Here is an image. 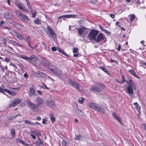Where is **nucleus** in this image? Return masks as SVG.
<instances>
[{
  "label": "nucleus",
  "mask_w": 146,
  "mask_h": 146,
  "mask_svg": "<svg viewBox=\"0 0 146 146\" xmlns=\"http://www.w3.org/2000/svg\"><path fill=\"white\" fill-rule=\"evenodd\" d=\"M45 103L46 105L50 108L55 109L56 106L55 104L54 101L52 100H46Z\"/></svg>",
  "instance_id": "obj_12"
},
{
  "label": "nucleus",
  "mask_w": 146,
  "mask_h": 146,
  "mask_svg": "<svg viewBox=\"0 0 146 146\" xmlns=\"http://www.w3.org/2000/svg\"><path fill=\"white\" fill-rule=\"evenodd\" d=\"M104 36L102 34L100 33L98 35L97 37L94 40L96 42H98L104 39Z\"/></svg>",
  "instance_id": "obj_19"
},
{
  "label": "nucleus",
  "mask_w": 146,
  "mask_h": 146,
  "mask_svg": "<svg viewBox=\"0 0 146 146\" xmlns=\"http://www.w3.org/2000/svg\"><path fill=\"white\" fill-rule=\"evenodd\" d=\"M83 99L82 98H81L79 99L78 100L79 102L81 104H82L83 103Z\"/></svg>",
  "instance_id": "obj_49"
},
{
  "label": "nucleus",
  "mask_w": 146,
  "mask_h": 146,
  "mask_svg": "<svg viewBox=\"0 0 146 146\" xmlns=\"http://www.w3.org/2000/svg\"><path fill=\"white\" fill-rule=\"evenodd\" d=\"M4 61L7 62H9L10 61V59L8 58H5L4 59Z\"/></svg>",
  "instance_id": "obj_57"
},
{
  "label": "nucleus",
  "mask_w": 146,
  "mask_h": 146,
  "mask_svg": "<svg viewBox=\"0 0 146 146\" xmlns=\"http://www.w3.org/2000/svg\"><path fill=\"white\" fill-rule=\"evenodd\" d=\"M78 48L76 47L74 48L73 50V52L74 53H76L78 52Z\"/></svg>",
  "instance_id": "obj_45"
},
{
  "label": "nucleus",
  "mask_w": 146,
  "mask_h": 146,
  "mask_svg": "<svg viewBox=\"0 0 146 146\" xmlns=\"http://www.w3.org/2000/svg\"><path fill=\"white\" fill-rule=\"evenodd\" d=\"M58 51L59 52H60V53H61L63 51V50H62V49H60V48H58Z\"/></svg>",
  "instance_id": "obj_63"
},
{
  "label": "nucleus",
  "mask_w": 146,
  "mask_h": 146,
  "mask_svg": "<svg viewBox=\"0 0 146 146\" xmlns=\"http://www.w3.org/2000/svg\"><path fill=\"white\" fill-rule=\"evenodd\" d=\"M83 137L81 135H76L75 137V139L76 140H82L83 139Z\"/></svg>",
  "instance_id": "obj_29"
},
{
  "label": "nucleus",
  "mask_w": 146,
  "mask_h": 146,
  "mask_svg": "<svg viewBox=\"0 0 146 146\" xmlns=\"http://www.w3.org/2000/svg\"><path fill=\"white\" fill-rule=\"evenodd\" d=\"M36 136H37L38 137H39V136H41V134L40 132H39L38 131L37 132V133H36Z\"/></svg>",
  "instance_id": "obj_58"
},
{
  "label": "nucleus",
  "mask_w": 146,
  "mask_h": 146,
  "mask_svg": "<svg viewBox=\"0 0 146 146\" xmlns=\"http://www.w3.org/2000/svg\"><path fill=\"white\" fill-rule=\"evenodd\" d=\"M18 115H19V116H20V114H17V115H15V116H12L11 117V119H15L16 117L17 116H18Z\"/></svg>",
  "instance_id": "obj_54"
},
{
  "label": "nucleus",
  "mask_w": 146,
  "mask_h": 146,
  "mask_svg": "<svg viewBox=\"0 0 146 146\" xmlns=\"http://www.w3.org/2000/svg\"><path fill=\"white\" fill-rule=\"evenodd\" d=\"M62 53L65 56H68V54H66V53L63 50V51L61 53Z\"/></svg>",
  "instance_id": "obj_59"
},
{
  "label": "nucleus",
  "mask_w": 146,
  "mask_h": 146,
  "mask_svg": "<svg viewBox=\"0 0 146 146\" xmlns=\"http://www.w3.org/2000/svg\"><path fill=\"white\" fill-rule=\"evenodd\" d=\"M76 15H64L63 16H61L60 17H59L58 18V19L59 21L60 19L61 18H63V17H65L67 18H75L76 17Z\"/></svg>",
  "instance_id": "obj_21"
},
{
  "label": "nucleus",
  "mask_w": 146,
  "mask_h": 146,
  "mask_svg": "<svg viewBox=\"0 0 146 146\" xmlns=\"http://www.w3.org/2000/svg\"><path fill=\"white\" fill-rule=\"evenodd\" d=\"M9 33L15 36V37L19 40H22L23 38V35L16 31H13L12 33L10 32Z\"/></svg>",
  "instance_id": "obj_14"
},
{
  "label": "nucleus",
  "mask_w": 146,
  "mask_h": 146,
  "mask_svg": "<svg viewBox=\"0 0 146 146\" xmlns=\"http://www.w3.org/2000/svg\"><path fill=\"white\" fill-rule=\"evenodd\" d=\"M40 86L44 89H46L47 90H48L49 88L47 87L46 86L44 83L42 84V86Z\"/></svg>",
  "instance_id": "obj_43"
},
{
  "label": "nucleus",
  "mask_w": 146,
  "mask_h": 146,
  "mask_svg": "<svg viewBox=\"0 0 146 146\" xmlns=\"http://www.w3.org/2000/svg\"><path fill=\"white\" fill-rule=\"evenodd\" d=\"M42 123H43V124H45V123L46 122V120L44 119H42Z\"/></svg>",
  "instance_id": "obj_62"
},
{
  "label": "nucleus",
  "mask_w": 146,
  "mask_h": 146,
  "mask_svg": "<svg viewBox=\"0 0 146 146\" xmlns=\"http://www.w3.org/2000/svg\"><path fill=\"white\" fill-rule=\"evenodd\" d=\"M6 91H7V90L6 89H3L1 87H0V92L4 94L6 92Z\"/></svg>",
  "instance_id": "obj_40"
},
{
  "label": "nucleus",
  "mask_w": 146,
  "mask_h": 146,
  "mask_svg": "<svg viewBox=\"0 0 146 146\" xmlns=\"http://www.w3.org/2000/svg\"><path fill=\"white\" fill-rule=\"evenodd\" d=\"M76 112L80 115L81 116H83L84 115V113L81 110L78 109L77 110Z\"/></svg>",
  "instance_id": "obj_37"
},
{
  "label": "nucleus",
  "mask_w": 146,
  "mask_h": 146,
  "mask_svg": "<svg viewBox=\"0 0 146 146\" xmlns=\"http://www.w3.org/2000/svg\"><path fill=\"white\" fill-rule=\"evenodd\" d=\"M38 132V131L36 130H31V132L33 133V134H36V133H37V132Z\"/></svg>",
  "instance_id": "obj_55"
},
{
  "label": "nucleus",
  "mask_w": 146,
  "mask_h": 146,
  "mask_svg": "<svg viewBox=\"0 0 146 146\" xmlns=\"http://www.w3.org/2000/svg\"><path fill=\"white\" fill-rule=\"evenodd\" d=\"M16 141L17 143H21L23 145H25V143L26 144V143L24 142L23 140L19 138L16 139Z\"/></svg>",
  "instance_id": "obj_31"
},
{
  "label": "nucleus",
  "mask_w": 146,
  "mask_h": 146,
  "mask_svg": "<svg viewBox=\"0 0 146 146\" xmlns=\"http://www.w3.org/2000/svg\"><path fill=\"white\" fill-rule=\"evenodd\" d=\"M4 17L5 19H11L13 17V15L11 13L6 12L4 14Z\"/></svg>",
  "instance_id": "obj_24"
},
{
  "label": "nucleus",
  "mask_w": 146,
  "mask_h": 146,
  "mask_svg": "<svg viewBox=\"0 0 146 146\" xmlns=\"http://www.w3.org/2000/svg\"><path fill=\"white\" fill-rule=\"evenodd\" d=\"M27 5L28 7V8L29 9H32V7L30 5V3L29 1H27Z\"/></svg>",
  "instance_id": "obj_46"
},
{
  "label": "nucleus",
  "mask_w": 146,
  "mask_h": 146,
  "mask_svg": "<svg viewBox=\"0 0 146 146\" xmlns=\"http://www.w3.org/2000/svg\"><path fill=\"white\" fill-rule=\"evenodd\" d=\"M133 104L136 106V108L137 109L139 110L140 109V106L138 104L137 102H135Z\"/></svg>",
  "instance_id": "obj_42"
},
{
  "label": "nucleus",
  "mask_w": 146,
  "mask_h": 146,
  "mask_svg": "<svg viewBox=\"0 0 146 146\" xmlns=\"http://www.w3.org/2000/svg\"><path fill=\"white\" fill-rule=\"evenodd\" d=\"M11 132L12 136H14L15 135V129L13 128H12L11 129Z\"/></svg>",
  "instance_id": "obj_39"
},
{
  "label": "nucleus",
  "mask_w": 146,
  "mask_h": 146,
  "mask_svg": "<svg viewBox=\"0 0 146 146\" xmlns=\"http://www.w3.org/2000/svg\"><path fill=\"white\" fill-rule=\"evenodd\" d=\"M26 41L28 43V45L31 48H33L32 46H31L30 43L31 42V40L30 37L29 36H28L26 38Z\"/></svg>",
  "instance_id": "obj_30"
},
{
  "label": "nucleus",
  "mask_w": 146,
  "mask_h": 146,
  "mask_svg": "<svg viewBox=\"0 0 146 146\" xmlns=\"http://www.w3.org/2000/svg\"><path fill=\"white\" fill-rule=\"evenodd\" d=\"M24 76L25 78H27L28 76V75L27 74V73H25L24 75Z\"/></svg>",
  "instance_id": "obj_61"
},
{
  "label": "nucleus",
  "mask_w": 146,
  "mask_h": 146,
  "mask_svg": "<svg viewBox=\"0 0 146 146\" xmlns=\"http://www.w3.org/2000/svg\"><path fill=\"white\" fill-rule=\"evenodd\" d=\"M48 70L50 72L53 73L54 75L57 76L61 75L62 74V71L54 66H52V68H49Z\"/></svg>",
  "instance_id": "obj_6"
},
{
  "label": "nucleus",
  "mask_w": 146,
  "mask_h": 146,
  "mask_svg": "<svg viewBox=\"0 0 146 146\" xmlns=\"http://www.w3.org/2000/svg\"><path fill=\"white\" fill-rule=\"evenodd\" d=\"M103 31H104V32L105 33L108 34V35H111V33L110 32H108V31L106 30L105 29H104Z\"/></svg>",
  "instance_id": "obj_51"
},
{
  "label": "nucleus",
  "mask_w": 146,
  "mask_h": 146,
  "mask_svg": "<svg viewBox=\"0 0 146 146\" xmlns=\"http://www.w3.org/2000/svg\"><path fill=\"white\" fill-rule=\"evenodd\" d=\"M129 72L133 75L135 77L139 79L140 78L138 76H137L136 74V73L135 72V71L132 69H131L130 70H129Z\"/></svg>",
  "instance_id": "obj_27"
},
{
  "label": "nucleus",
  "mask_w": 146,
  "mask_h": 146,
  "mask_svg": "<svg viewBox=\"0 0 146 146\" xmlns=\"http://www.w3.org/2000/svg\"><path fill=\"white\" fill-rule=\"evenodd\" d=\"M30 135L32 137L33 139H35L36 138V137L35 135H33V134H30Z\"/></svg>",
  "instance_id": "obj_56"
},
{
  "label": "nucleus",
  "mask_w": 146,
  "mask_h": 146,
  "mask_svg": "<svg viewBox=\"0 0 146 146\" xmlns=\"http://www.w3.org/2000/svg\"><path fill=\"white\" fill-rule=\"evenodd\" d=\"M34 23L37 25L40 24L41 20L38 18H36L34 20Z\"/></svg>",
  "instance_id": "obj_32"
},
{
  "label": "nucleus",
  "mask_w": 146,
  "mask_h": 146,
  "mask_svg": "<svg viewBox=\"0 0 146 146\" xmlns=\"http://www.w3.org/2000/svg\"><path fill=\"white\" fill-rule=\"evenodd\" d=\"M26 102L28 107L30 108L32 111L34 112H37L38 111L39 108L38 105L32 103L29 100H27Z\"/></svg>",
  "instance_id": "obj_5"
},
{
  "label": "nucleus",
  "mask_w": 146,
  "mask_h": 146,
  "mask_svg": "<svg viewBox=\"0 0 146 146\" xmlns=\"http://www.w3.org/2000/svg\"><path fill=\"white\" fill-rule=\"evenodd\" d=\"M31 14L32 15V17L34 18L35 17L36 12L35 10H33L31 11Z\"/></svg>",
  "instance_id": "obj_38"
},
{
  "label": "nucleus",
  "mask_w": 146,
  "mask_h": 146,
  "mask_svg": "<svg viewBox=\"0 0 146 146\" xmlns=\"http://www.w3.org/2000/svg\"><path fill=\"white\" fill-rule=\"evenodd\" d=\"M122 81L121 82H120V83H122L123 82H126L128 84V82L127 81H126L125 80V78H124V77L123 76L122 77Z\"/></svg>",
  "instance_id": "obj_48"
},
{
  "label": "nucleus",
  "mask_w": 146,
  "mask_h": 146,
  "mask_svg": "<svg viewBox=\"0 0 146 146\" xmlns=\"http://www.w3.org/2000/svg\"><path fill=\"white\" fill-rule=\"evenodd\" d=\"M77 30V32L79 36H81L83 34L85 33L88 32V29L82 26L78 28H76Z\"/></svg>",
  "instance_id": "obj_10"
},
{
  "label": "nucleus",
  "mask_w": 146,
  "mask_h": 146,
  "mask_svg": "<svg viewBox=\"0 0 146 146\" xmlns=\"http://www.w3.org/2000/svg\"><path fill=\"white\" fill-rule=\"evenodd\" d=\"M6 92L8 93L9 94L12 96H15L16 94V93L15 92L11 90H7Z\"/></svg>",
  "instance_id": "obj_33"
},
{
  "label": "nucleus",
  "mask_w": 146,
  "mask_h": 146,
  "mask_svg": "<svg viewBox=\"0 0 146 146\" xmlns=\"http://www.w3.org/2000/svg\"><path fill=\"white\" fill-rule=\"evenodd\" d=\"M0 27H2V29L4 28L7 29L9 30H11V27H6L5 25V21H1L0 22Z\"/></svg>",
  "instance_id": "obj_20"
},
{
  "label": "nucleus",
  "mask_w": 146,
  "mask_h": 146,
  "mask_svg": "<svg viewBox=\"0 0 146 146\" xmlns=\"http://www.w3.org/2000/svg\"><path fill=\"white\" fill-rule=\"evenodd\" d=\"M35 143L36 146H41L44 145L43 143L40 138H37V140L35 142Z\"/></svg>",
  "instance_id": "obj_23"
},
{
  "label": "nucleus",
  "mask_w": 146,
  "mask_h": 146,
  "mask_svg": "<svg viewBox=\"0 0 146 146\" xmlns=\"http://www.w3.org/2000/svg\"><path fill=\"white\" fill-rule=\"evenodd\" d=\"M10 66H12L15 68H17V66L14 64H13L12 62H11L9 64Z\"/></svg>",
  "instance_id": "obj_52"
},
{
  "label": "nucleus",
  "mask_w": 146,
  "mask_h": 146,
  "mask_svg": "<svg viewBox=\"0 0 146 146\" xmlns=\"http://www.w3.org/2000/svg\"><path fill=\"white\" fill-rule=\"evenodd\" d=\"M36 102L37 103V105L38 106H40L41 105H42L44 103V101L39 97H37L36 99Z\"/></svg>",
  "instance_id": "obj_16"
},
{
  "label": "nucleus",
  "mask_w": 146,
  "mask_h": 146,
  "mask_svg": "<svg viewBox=\"0 0 146 146\" xmlns=\"http://www.w3.org/2000/svg\"><path fill=\"white\" fill-rule=\"evenodd\" d=\"M40 64L45 66H47L49 65L50 63L47 60L44 58L42 59Z\"/></svg>",
  "instance_id": "obj_18"
},
{
  "label": "nucleus",
  "mask_w": 146,
  "mask_h": 146,
  "mask_svg": "<svg viewBox=\"0 0 146 146\" xmlns=\"http://www.w3.org/2000/svg\"><path fill=\"white\" fill-rule=\"evenodd\" d=\"M128 86L127 88V92L130 96H131L133 94V89H135V86L134 82H132L131 80L128 82Z\"/></svg>",
  "instance_id": "obj_4"
},
{
  "label": "nucleus",
  "mask_w": 146,
  "mask_h": 146,
  "mask_svg": "<svg viewBox=\"0 0 146 146\" xmlns=\"http://www.w3.org/2000/svg\"><path fill=\"white\" fill-rule=\"evenodd\" d=\"M68 82L78 90L81 91L82 90V88L76 82L71 79L68 80Z\"/></svg>",
  "instance_id": "obj_9"
},
{
  "label": "nucleus",
  "mask_w": 146,
  "mask_h": 146,
  "mask_svg": "<svg viewBox=\"0 0 146 146\" xmlns=\"http://www.w3.org/2000/svg\"><path fill=\"white\" fill-rule=\"evenodd\" d=\"M50 119H51L52 122L54 123L55 120V118L54 115L52 114H50Z\"/></svg>",
  "instance_id": "obj_34"
},
{
  "label": "nucleus",
  "mask_w": 146,
  "mask_h": 146,
  "mask_svg": "<svg viewBox=\"0 0 146 146\" xmlns=\"http://www.w3.org/2000/svg\"><path fill=\"white\" fill-rule=\"evenodd\" d=\"M47 28L51 36L53 38H56V35L54 32L53 30L48 25L47 26Z\"/></svg>",
  "instance_id": "obj_15"
},
{
  "label": "nucleus",
  "mask_w": 146,
  "mask_h": 146,
  "mask_svg": "<svg viewBox=\"0 0 146 146\" xmlns=\"http://www.w3.org/2000/svg\"><path fill=\"white\" fill-rule=\"evenodd\" d=\"M100 68L102 70L105 72H106V73H108V71L106 68H104V67H100Z\"/></svg>",
  "instance_id": "obj_44"
},
{
  "label": "nucleus",
  "mask_w": 146,
  "mask_h": 146,
  "mask_svg": "<svg viewBox=\"0 0 146 146\" xmlns=\"http://www.w3.org/2000/svg\"><path fill=\"white\" fill-rule=\"evenodd\" d=\"M29 94L30 96L35 95V91L34 89V86H32L31 88H30Z\"/></svg>",
  "instance_id": "obj_22"
},
{
  "label": "nucleus",
  "mask_w": 146,
  "mask_h": 146,
  "mask_svg": "<svg viewBox=\"0 0 146 146\" xmlns=\"http://www.w3.org/2000/svg\"><path fill=\"white\" fill-rule=\"evenodd\" d=\"M130 17V20L131 22H132L134 20L135 17L134 15H130L129 16Z\"/></svg>",
  "instance_id": "obj_35"
},
{
  "label": "nucleus",
  "mask_w": 146,
  "mask_h": 146,
  "mask_svg": "<svg viewBox=\"0 0 146 146\" xmlns=\"http://www.w3.org/2000/svg\"><path fill=\"white\" fill-rule=\"evenodd\" d=\"M89 106L94 110L104 113L105 112L104 109L102 107L97 104L90 102L88 104Z\"/></svg>",
  "instance_id": "obj_2"
},
{
  "label": "nucleus",
  "mask_w": 146,
  "mask_h": 146,
  "mask_svg": "<svg viewBox=\"0 0 146 146\" xmlns=\"http://www.w3.org/2000/svg\"><path fill=\"white\" fill-rule=\"evenodd\" d=\"M16 13L18 18L22 22L27 23L30 21V19L26 15L22 14L18 11H16Z\"/></svg>",
  "instance_id": "obj_3"
},
{
  "label": "nucleus",
  "mask_w": 146,
  "mask_h": 146,
  "mask_svg": "<svg viewBox=\"0 0 146 146\" xmlns=\"http://www.w3.org/2000/svg\"><path fill=\"white\" fill-rule=\"evenodd\" d=\"M15 4L20 9L26 12L28 11L27 8L23 6L21 2L16 1L15 2Z\"/></svg>",
  "instance_id": "obj_13"
},
{
  "label": "nucleus",
  "mask_w": 146,
  "mask_h": 146,
  "mask_svg": "<svg viewBox=\"0 0 146 146\" xmlns=\"http://www.w3.org/2000/svg\"><path fill=\"white\" fill-rule=\"evenodd\" d=\"M24 122L25 123H26L31 125H34V123L30 121L29 120H25L24 121Z\"/></svg>",
  "instance_id": "obj_36"
},
{
  "label": "nucleus",
  "mask_w": 146,
  "mask_h": 146,
  "mask_svg": "<svg viewBox=\"0 0 146 146\" xmlns=\"http://www.w3.org/2000/svg\"><path fill=\"white\" fill-rule=\"evenodd\" d=\"M11 23L15 27L18 29H21L22 28L23 25L17 23L15 22L12 21Z\"/></svg>",
  "instance_id": "obj_25"
},
{
  "label": "nucleus",
  "mask_w": 146,
  "mask_h": 146,
  "mask_svg": "<svg viewBox=\"0 0 146 146\" xmlns=\"http://www.w3.org/2000/svg\"><path fill=\"white\" fill-rule=\"evenodd\" d=\"M78 23L80 26H81L82 25H84V21L80 20L78 21Z\"/></svg>",
  "instance_id": "obj_41"
},
{
  "label": "nucleus",
  "mask_w": 146,
  "mask_h": 146,
  "mask_svg": "<svg viewBox=\"0 0 146 146\" xmlns=\"http://www.w3.org/2000/svg\"><path fill=\"white\" fill-rule=\"evenodd\" d=\"M21 101L20 99H15L11 101V103L9 104L7 107V108H10L16 106Z\"/></svg>",
  "instance_id": "obj_8"
},
{
  "label": "nucleus",
  "mask_w": 146,
  "mask_h": 146,
  "mask_svg": "<svg viewBox=\"0 0 146 146\" xmlns=\"http://www.w3.org/2000/svg\"><path fill=\"white\" fill-rule=\"evenodd\" d=\"M112 116L114 118L116 119L120 123H121V124H122V123L120 120V118L119 116L117 115L115 113H113L112 114Z\"/></svg>",
  "instance_id": "obj_26"
},
{
  "label": "nucleus",
  "mask_w": 146,
  "mask_h": 146,
  "mask_svg": "<svg viewBox=\"0 0 146 146\" xmlns=\"http://www.w3.org/2000/svg\"><path fill=\"white\" fill-rule=\"evenodd\" d=\"M110 17L114 19L115 18V15L113 14H110Z\"/></svg>",
  "instance_id": "obj_60"
},
{
  "label": "nucleus",
  "mask_w": 146,
  "mask_h": 146,
  "mask_svg": "<svg viewBox=\"0 0 146 146\" xmlns=\"http://www.w3.org/2000/svg\"><path fill=\"white\" fill-rule=\"evenodd\" d=\"M34 74L36 76L41 77L42 78H44L46 76L45 74L40 71L35 72Z\"/></svg>",
  "instance_id": "obj_17"
},
{
  "label": "nucleus",
  "mask_w": 146,
  "mask_h": 146,
  "mask_svg": "<svg viewBox=\"0 0 146 146\" xmlns=\"http://www.w3.org/2000/svg\"><path fill=\"white\" fill-rule=\"evenodd\" d=\"M102 85L103 86V84H98L97 85H94L90 88V90L92 91L99 92L101 90L100 88H101Z\"/></svg>",
  "instance_id": "obj_11"
},
{
  "label": "nucleus",
  "mask_w": 146,
  "mask_h": 146,
  "mask_svg": "<svg viewBox=\"0 0 146 146\" xmlns=\"http://www.w3.org/2000/svg\"><path fill=\"white\" fill-rule=\"evenodd\" d=\"M51 50L53 51H56L57 50V48L55 47H53L51 48Z\"/></svg>",
  "instance_id": "obj_53"
},
{
  "label": "nucleus",
  "mask_w": 146,
  "mask_h": 146,
  "mask_svg": "<svg viewBox=\"0 0 146 146\" xmlns=\"http://www.w3.org/2000/svg\"><path fill=\"white\" fill-rule=\"evenodd\" d=\"M10 43L11 44L14 46L17 45L19 46H21V45L19 43L15 41L12 40H10L9 41Z\"/></svg>",
  "instance_id": "obj_28"
},
{
  "label": "nucleus",
  "mask_w": 146,
  "mask_h": 146,
  "mask_svg": "<svg viewBox=\"0 0 146 146\" xmlns=\"http://www.w3.org/2000/svg\"><path fill=\"white\" fill-rule=\"evenodd\" d=\"M20 57L26 60L29 61V63L33 65H35L36 64V61L38 59V57L35 55H31L30 57L23 55H21Z\"/></svg>",
  "instance_id": "obj_1"
},
{
  "label": "nucleus",
  "mask_w": 146,
  "mask_h": 146,
  "mask_svg": "<svg viewBox=\"0 0 146 146\" xmlns=\"http://www.w3.org/2000/svg\"><path fill=\"white\" fill-rule=\"evenodd\" d=\"M42 50L40 46L36 49V51L37 52H39Z\"/></svg>",
  "instance_id": "obj_50"
},
{
  "label": "nucleus",
  "mask_w": 146,
  "mask_h": 146,
  "mask_svg": "<svg viewBox=\"0 0 146 146\" xmlns=\"http://www.w3.org/2000/svg\"><path fill=\"white\" fill-rule=\"evenodd\" d=\"M98 33V31L95 30H92L90 31L89 34L88 35V38L90 40H95Z\"/></svg>",
  "instance_id": "obj_7"
},
{
  "label": "nucleus",
  "mask_w": 146,
  "mask_h": 146,
  "mask_svg": "<svg viewBox=\"0 0 146 146\" xmlns=\"http://www.w3.org/2000/svg\"><path fill=\"white\" fill-rule=\"evenodd\" d=\"M141 128L145 130L146 131V124H143L141 125Z\"/></svg>",
  "instance_id": "obj_47"
},
{
  "label": "nucleus",
  "mask_w": 146,
  "mask_h": 146,
  "mask_svg": "<svg viewBox=\"0 0 146 146\" xmlns=\"http://www.w3.org/2000/svg\"><path fill=\"white\" fill-rule=\"evenodd\" d=\"M37 92L38 94L40 95H41L42 94V92L40 90H37Z\"/></svg>",
  "instance_id": "obj_64"
}]
</instances>
